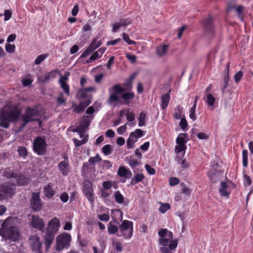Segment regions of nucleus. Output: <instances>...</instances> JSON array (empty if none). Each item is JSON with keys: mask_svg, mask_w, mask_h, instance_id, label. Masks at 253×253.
I'll return each instance as SVG.
<instances>
[{"mask_svg": "<svg viewBox=\"0 0 253 253\" xmlns=\"http://www.w3.org/2000/svg\"><path fill=\"white\" fill-rule=\"evenodd\" d=\"M18 219L16 217H9L5 219L0 228V235L12 242L19 240L20 233L16 226Z\"/></svg>", "mask_w": 253, "mask_h": 253, "instance_id": "f257e3e1", "label": "nucleus"}, {"mask_svg": "<svg viewBox=\"0 0 253 253\" xmlns=\"http://www.w3.org/2000/svg\"><path fill=\"white\" fill-rule=\"evenodd\" d=\"M110 94L108 99V103L113 105L114 103H120L123 105L129 104L131 100L134 98L133 92H124V88L120 84L114 85L109 89Z\"/></svg>", "mask_w": 253, "mask_h": 253, "instance_id": "f03ea898", "label": "nucleus"}, {"mask_svg": "<svg viewBox=\"0 0 253 253\" xmlns=\"http://www.w3.org/2000/svg\"><path fill=\"white\" fill-rule=\"evenodd\" d=\"M160 237L159 243L162 247L159 249L162 253H173L171 250H174L177 246V240H173L172 233L167 229H161L158 232Z\"/></svg>", "mask_w": 253, "mask_h": 253, "instance_id": "7ed1b4c3", "label": "nucleus"}, {"mask_svg": "<svg viewBox=\"0 0 253 253\" xmlns=\"http://www.w3.org/2000/svg\"><path fill=\"white\" fill-rule=\"evenodd\" d=\"M21 114V111L17 106H13L7 110L5 106L1 110L0 115V126L4 128H8L9 123L17 120Z\"/></svg>", "mask_w": 253, "mask_h": 253, "instance_id": "20e7f679", "label": "nucleus"}, {"mask_svg": "<svg viewBox=\"0 0 253 253\" xmlns=\"http://www.w3.org/2000/svg\"><path fill=\"white\" fill-rule=\"evenodd\" d=\"M39 115V112L37 109L28 107L22 116V123L21 124L20 129H22L28 123L34 121L38 122L41 126L42 121L38 118Z\"/></svg>", "mask_w": 253, "mask_h": 253, "instance_id": "39448f33", "label": "nucleus"}, {"mask_svg": "<svg viewBox=\"0 0 253 253\" xmlns=\"http://www.w3.org/2000/svg\"><path fill=\"white\" fill-rule=\"evenodd\" d=\"M71 241V235L67 233H63L59 235L56 238L55 250L60 252L70 246Z\"/></svg>", "mask_w": 253, "mask_h": 253, "instance_id": "423d86ee", "label": "nucleus"}, {"mask_svg": "<svg viewBox=\"0 0 253 253\" xmlns=\"http://www.w3.org/2000/svg\"><path fill=\"white\" fill-rule=\"evenodd\" d=\"M47 146L45 140L41 137H36L33 142L34 151L38 155H43L45 154Z\"/></svg>", "mask_w": 253, "mask_h": 253, "instance_id": "0eeeda50", "label": "nucleus"}, {"mask_svg": "<svg viewBox=\"0 0 253 253\" xmlns=\"http://www.w3.org/2000/svg\"><path fill=\"white\" fill-rule=\"evenodd\" d=\"M30 246L32 251L35 253H42V243L40 238L37 235H33L29 239Z\"/></svg>", "mask_w": 253, "mask_h": 253, "instance_id": "6e6552de", "label": "nucleus"}, {"mask_svg": "<svg viewBox=\"0 0 253 253\" xmlns=\"http://www.w3.org/2000/svg\"><path fill=\"white\" fill-rule=\"evenodd\" d=\"M120 229L123 232L125 238H130L132 235L133 223L130 221L125 220L120 225Z\"/></svg>", "mask_w": 253, "mask_h": 253, "instance_id": "1a4fd4ad", "label": "nucleus"}, {"mask_svg": "<svg viewBox=\"0 0 253 253\" xmlns=\"http://www.w3.org/2000/svg\"><path fill=\"white\" fill-rule=\"evenodd\" d=\"M188 140V136L186 134L180 133L176 139L177 145L175 147V152L177 154L182 151H185L186 149L185 145Z\"/></svg>", "mask_w": 253, "mask_h": 253, "instance_id": "9d476101", "label": "nucleus"}, {"mask_svg": "<svg viewBox=\"0 0 253 253\" xmlns=\"http://www.w3.org/2000/svg\"><path fill=\"white\" fill-rule=\"evenodd\" d=\"M84 192L89 201L93 203L94 200L93 190L92 188V183L90 181L86 180L84 181Z\"/></svg>", "mask_w": 253, "mask_h": 253, "instance_id": "9b49d317", "label": "nucleus"}, {"mask_svg": "<svg viewBox=\"0 0 253 253\" xmlns=\"http://www.w3.org/2000/svg\"><path fill=\"white\" fill-rule=\"evenodd\" d=\"M13 186L12 185L0 186V201L12 195L14 192Z\"/></svg>", "mask_w": 253, "mask_h": 253, "instance_id": "f8f14e48", "label": "nucleus"}, {"mask_svg": "<svg viewBox=\"0 0 253 253\" xmlns=\"http://www.w3.org/2000/svg\"><path fill=\"white\" fill-rule=\"evenodd\" d=\"M32 209L35 211H38L41 210L42 204L38 193H33L31 200Z\"/></svg>", "mask_w": 253, "mask_h": 253, "instance_id": "ddd939ff", "label": "nucleus"}, {"mask_svg": "<svg viewBox=\"0 0 253 253\" xmlns=\"http://www.w3.org/2000/svg\"><path fill=\"white\" fill-rule=\"evenodd\" d=\"M31 225L35 229L42 231L45 227V223L43 219L38 215H32Z\"/></svg>", "mask_w": 253, "mask_h": 253, "instance_id": "4468645a", "label": "nucleus"}, {"mask_svg": "<svg viewBox=\"0 0 253 253\" xmlns=\"http://www.w3.org/2000/svg\"><path fill=\"white\" fill-rule=\"evenodd\" d=\"M64 160L61 162L58 165V168L64 175H66L70 171L69 164L68 160V156L66 154L63 155Z\"/></svg>", "mask_w": 253, "mask_h": 253, "instance_id": "2eb2a0df", "label": "nucleus"}, {"mask_svg": "<svg viewBox=\"0 0 253 253\" xmlns=\"http://www.w3.org/2000/svg\"><path fill=\"white\" fill-rule=\"evenodd\" d=\"M55 234V233L52 232L49 229H46L44 240L45 247L47 250L49 249L54 240Z\"/></svg>", "mask_w": 253, "mask_h": 253, "instance_id": "dca6fc26", "label": "nucleus"}, {"mask_svg": "<svg viewBox=\"0 0 253 253\" xmlns=\"http://www.w3.org/2000/svg\"><path fill=\"white\" fill-rule=\"evenodd\" d=\"M169 45L162 43L156 47V53L159 57H163L166 56L169 50Z\"/></svg>", "mask_w": 253, "mask_h": 253, "instance_id": "f3484780", "label": "nucleus"}, {"mask_svg": "<svg viewBox=\"0 0 253 253\" xmlns=\"http://www.w3.org/2000/svg\"><path fill=\"white\" fill-rule=\"evenodd\" d=\"M60 223L58 218L54 217L48 223L46 229H49L52 232L56 233L60 227Z\"/></svg>", "mask_w": 253, "mask_h": 253, "instance_id": "a211bd4d", "label": "nucleus"}, {"mask_svg": "<svg viewBox=\"0 0 253 253\" xmlns=\"http://www.w3.org/2000/svg\"><path fill=\"white\" fill-rule=\"evenodd\" d=\"M117 174L120 177L126 178H130L132 176L131 171L129 169H126L125 166L119 167Z\"/></svg>", "mask_w": 253, "mask_h": 253, "instance_id": "6ab92c4d", "label": "nucleus"}, {"mask_svg": "<svg viewBox=\"0 0 253 253\" xmlns=\"http://www.w3.org/2000/svg\"><path fill=\"white\" fill-rule=\"evenodd\" d=\"M90 103V101L89 99L85 100V101H81L79 105L76 106L74 103L73 104V107H74L73 110L74 112L78 113L83 112L85 108L87 107Z\"/></svg>", "mask_w": 253, "mask_h": 253, "instance_id": "aec40b11", "label": "nucleus"}, {"mask_svg": "<svg viewBox=\"0 0 253 253\" xmlns=\"http://www.w3.org/2000/svg\"><path fill=\"white\" fill-rule=\"evenodd\" d=\"M123 213L120 210H114L112 211V217L114 220L119 223L123 219Z\"/></svg>", "mask_w": 253, "mask_h": 253, "instance_id": "412c9836", "label": "nucleus"}, {"mask_svg": "<svg viewBox=\"0 0 253 253\" xmlns=\"http://www.w3.org/2000/svg\"><path fill=\"white\" fill-rule=\"evenodd\" d=\"M43 192L45 196L48 198H52L55 193L50 183H48L44 187Z\"/></svg>", "mask_w": 253, "mask_h": 253, "instance_id": "4be33fe9", "label": "nucleus"}, {"mask_svg": "<svg viewBox=\"0 0 253 253\" xmlns=\"http://www.w3.org/2000/svg\"><path fill=\"white\" fill-rule=\"evenodd\" d=\"M56 71H52L49 73H47L43 76H41L38 78L39 82L41 83L46 82L49 81L51 78H54L55 77Z\"/></svg>", "mask_w": 253, "mask_h": 253, "instance_id": "5701e85b", "label": "nucleus"}, {"mask_svg": "<svg viewBox=\"0 0 253 253\" xmlns=\"http://www.w3.org/2000/svg\"><path fill=\"white\" fill-rule=\"evenodd\" d=\"M169 93L170 91H169V93L163 95L161 97V106L163 110L165 109L169 104V102L170 99Z\"/></svg>", "mask_w": 253, "mask_h": 253, "instance_id": "b1692460", "label": "nucleus"}, {"mask_svg": "<svg viewBox=\"0 0 253 253\" xmlns=\"http://www.w3.org/2000/svg\"><path fill=\"white\" fill-rule=\"evenodd\" d=\"M203 99L210 106H213L215 102V98L211 94H205Z\"/></svg>", "mask_w": 253, "mask_h": 253, "instance_id": "393cba45", "label": "nucleus"}, {"mask_svg": "<svg viewBox=\"0 0 253 253\" xmlns=\"http://www.w3.org/2000/svg\"><path fill=\"white\" fill-rule=\"evenodd\" d=\"M90 121L89 117H83L80 126L78 127V129L80 130L86 128L89 125Z\"/></svg>", "mask_w": 253, "mask_h": 253, "instance_id": "a878e982", "label": "nucleus"}, {"mask_svg": "<svg viewBox=\"0 0 253 253\" xmlns=\"http://www.w3.org/2000/svg\"><path fill=\"white\" fill-rule=\"evenodd\" d=\"M101 44V41L100 40H98V38H95L92 41L88 47L90 48L93 51H94V50L99 47Z\"/></svg>", "mask_w": 253, "mask_h": 253, "instance_id": "bb28decb", "label": "nucleus"}, {"mask_svg": "<svg viewBox=\"0 0 253 253\" xmlns=\"http://www.w3.org/2000/svg\"><path fill=\"white\" fill-rule=\"evenodd\" d=\"M228 185L225 182H221L220 183V188L219 190L220 194L222 196H228L229 193L226 191V189Z\"/></svg>", "mask_w": 253, "mask_h": 253, "instance_id": "cd10ccee", "label": "nucleus"}, {"mask_svg": "<svg viewBox=\"0 0 253 253\" xmlns=\"http://www.w3.org/2000/svg\"><path fill=\"white\" fill-rule=\"evenodd\" d=\"M144 179V176L142 173H138L135 175L131 180V185H134L136 183L142 181Z\"/></svg>", "mask_w": 253, "mask_h": 253, "instance_id": "c85d7f7f", "label": "nucleus"}, {"mask_svg": "<svg viewBox=\"0 0 253 253\" xmlns=\"http://www.w3.org/2000/svg\"><path fill=\"white\" fill-rule=\"evenodd\" d=\"M229 68H230V65H229V63H228L226 65V68H227V75L225 76L223 78L224 82H223V84L222 85V86H223L222 89V92H224V90L226 89V88L227 87L228 84V81H229L228 71L229 70Z\"/></svg>", "mask_w": 253, "mask_h": 253, "instance_id": "c756f323", "label": "nucleus"}, {"mask_svg": "<svg viewBox=\"0 0 253 253\" xmlns=\"http://www.w3.org/2000/svg\"><path fill=\"white\" fill-rule=\"evenodd\" d=\"M18 185H24L28 182L29 179L23 175H18L16 178Z\"/></svg>", "mask_w": 253, "mask_h": 253, "instance_id": "7c9ffc66", "label": "nucleus"}, {"mask_svg": "<svg viewBox=\"0 0 253 253\" xmlns=\"http://www.w3.org/2000/svg\"><path fill=\"white\" fill-rule=\"evenodd\" d=\"M175 112L174 113L173 116L176 119H180L182 118V108L180 106H178L175 109Z\"/></svg>", "mask_w": 253, "mask_h": 253, "instance_id": "2f4dec72", "label": "nucleus"}, {"mask_svg": "<svg viewBox=\"0 0 253 253\" xmlns=\"http://www.w3.org/2000/svg\"><path fill=\"white\" fill-rule=\"evenodd\" d=\"M175 160L177 164L181 165L183 169H187L189 166L188 163L187 162L185 159H181L178 157H176L175 158Z\"/></svg>", "mask_w": 253, "mask_h": 253, "instance_id": "473e14b6", "label": "nucleus"}, {"mask_svg": "<svg viewBox=\"0 0 253 253\" xmlns=\"http://www.w3.org/2000/svg\"><path fill=\"white\" fill-rule=\"evenodd\" d=\"M49 56L48 53L41 54L38 56L35 60V64L39 65L41 64L46 58Z\"/></svg>", "mask_w": 253, "mask_h": 253, "instance_id": "72a5a7b5", "label": "nucleus"}, {"mask_svg": "<svg viewBox=\"0 0 253 253\" xmlns=\"http://www.w3.org/2000/svg\"><path fill=\"white\" fill-rule=\"evenodd\" d=\"M77 97L79 98H88V93L84 89H80L77 92Z\"/></svg>", "mask_w": 253, "mask_h": 253, "instance_id": "f704fd0d", "label": "nucleus"}, {"mask_svg": "<svg viewBox=\"0 0 253 253\" xmlns=\"http://www.w3.org/2000/svg\"><path fill=\"white\" fill-rule=\"evenodd\" d=\"M17 173H15L13 172L12 171H11L9 169L6 170L3 172V175L5 177H6L7 178H16L17 177Z\"/></svg>", "mask_w": 253, "mask_h": 253, "instance_id": "c9c22d12", "label": "nucleus"}, {"mask_svg": "<svg viewBox=\"0 0 253 253\" xmlns=\"http://www.w3.org/2000/svg\"><path fill=\"white\" fill-rule=\"evenodd\" d=\"M245 7L242 5H238V7H236V9L235 11L238 14L239 17L241 19L242 21L243 20L244 17L242 15V14L244 11Z\"/></svg>", "mask_w": 253, "mask_h": 253, "instance_id": "e433bc0d", "label": "nucleus"}, {"mask_svg": "<svg viewBox=\"0 0 253 253\" xmlns=\"http://www.w3.org/2000/svg\"><path fill=\"white\" fill-rule=\"evenodd\" d=\"M102 152L105 155H109L112 152V147L110 145L107 144L105 145L102 148Z\"/></svg>", "mask_w": 253, "mask_h": 253, "instance_id": "4c0bfd02", "label": "nucleus"}, {"mask_svg": "<svg viewBox=\"0 0 253 253\" xmlns=\"http://www.w3.org/2000/svg\"><path fill=\"white\" fill-rule=\"evenodd\" d=\"M243 165L245 167L248 165V152L247 150H243L242 152Z\"/></svg>", "mask_w": 253, "mask_h": 253, "instance_id": "58836bf2", "label": "nucleus"}, {"mask_svg": "<svg viewBox=\"0 0 253 253\" xmlns=\"http://www.w3.org/2000/svg\"><path fill=\"white\" fill-rule=\"evenodd\" d=\"M160 204H161V206L159 208V211L162 213H164L170 208V205L168 203L163 204L160 203Z\"/></svg>", "mask_w": 253, "mask_h": 253, "instance_id": "ea45409f", "label": "nucleus"}, {"mask_svg": "<svg viewBox=\"0 0 253 253\" xmlns=\"http://www.w3.org/2000/svg\"><path fill=\"white\" fill-rule=\"evenodd\" d=\"M115 199L116 201L119 204H122L124 201V197L119 191H117L115 193Z\"/></svg>", "mask_w": 253, "mask_h": 253, "instance_id": "a19ab883", "label": "nucleus"}, {"mask_svg": "<svg viewBox=\"0 0 253 253\" xmlns=\"http://www.w3.org/2000/svg\"><path fill=\"white\" fill-rule=\"evenodd\" d=\"M146 114L143 112L140 113L138 118V126H143L145 123Z\"/></svg>", "mask_w": 253, "mask_h": 253, "instance_id": "79ce46f5", "label": "nucleus"}, {"mask_svg": "<svg viewBox=\"0 0 253 253\" xmlns=\"http://www.w3.org/2000/svg\"><path fill=\"white\" fill-rule=\"evenodd\" d=\"M212 18L211 17H208L204 21V26L206 30H210L212 27Z\"/></svg>", "mask_w": 253, "mask_h": 253, "instance_id": "37998d69", "label": "nucleus"}, {"mask_svg": "<svg viewBox=\"0 0 253 253\" xmlns=\"http://www.w3.org/2000/svg\"><path fill=\"white\" fill-rule=\"evenodd\" d=\"M143 131L140 129H137L134 132L130 133L131 136H133L136 139L142 136Z\"/></svg>", "mask_w": 253, "mask_h": 253, "instance_id": "c03bdc74", "label": "nucleus"}, {"mask_svg": "<svg viewBox=\"0 0 253 253\" xmlns=\"http://www.w3.org/2000/svg\"><path fill=\"white\" fill-rule=\"evenodd\" d=\"M101 161V158L98 154H97L95 157L90 158L88 162L90 165H94L96 163L99 162Z\"/></svg>", "mask_w": 253, "mask_h": 253, "instance_id": "a18cd8bd", "label": "nucleus"}, {"mask_svg": "<svg viewBox=\"0 0 253 253\" xmlns=\"http://www.w3.org/2000/svg\"><path fill=\"white\" fill-rule=\"evenodd\" d=\"M69 75H70V73L67 72L64 75L61 76L60 77V79L59 80V84H66L67 81L68 80V77H69Z\"/></svg>", "mask_w": 253, "mask_h": 253, "instance_id": "49530a36", "label": "nucleus"}, {"mask_svg": "<svg viewBox=\"0 0 253 253\" xmlns=\"http://www.w3.org/2000/svg\"><path fill=\"white\" fill-rule=\"evenodd\" d=\"M195 104H194L193 107L191 108L189 111V117L193 120L195 121L196 120V116L195 114Z\"/></svg>", "mask_w": 253, "mask_h": 253, "instance_id": "de8ad7c7", "label": "nucleus"}, {"mask_svg": "<svg viewBox=\"0 0 253 253\" xmlns=\"http://www.w3.org/2000/svg\"><path fill=\"white\" fill-rule=\"evenodd\" d=\"M123 38L124 40L128 44H135L136 43V42L133 40H130L128 37V35L125 33H124L123 34Z\"/></svg>", "mask_w": 253, "mask_h": 253, "instance_id": "09e8293b", "label": "nucleus"}, {"mask_svg": "<svg viewBox=\"0 0 253 253\" xmlns=\"http://www.w3.org/2000/svg\"><path fill=\"white\" fill-rule=\"evenodd\" d=\"M133 137L131 136V135L130 134L129 138L127 140L126 144L128 149L132 148L133 147V144L136 141V139H135V140H134Z\"/></svg>", "mask_w": 253, "mask_h": 253, "instance_id": "8fccbe9b", "label": "nucleus"}, {"mask_svg": "<svg viewBox=\"0 0 253 253\" xmlns=\"http://www.w3.org/2000/svg\"><path fill=\"white\" fill-rule=\"evenodd\" d=\"M182 187L181 189V192L186 195H189L191 193V190L188 187L185 186V184L183 183L181 184Z\"/></svg>", "mask_w": 253, "mask_h": 253, "instance_id": "3c124183", "label": "nucleus"}, {"mask_svg": "<svg viewBox=\"0 0 253 253\" xmlns=\"http://www.w3.org/2000/svg\"><path fill=\"white\" fill-rule=\"evenodd\" d=\"M60 85L61 87L64 91L66 94L69 96L70 95V87L67 83L60 84Z\"/></svg>", "mask_w": 253, "mask_h": 253, "instance_id": "603ef678", "label": "nucleus"}, {"mask_svg": "<svg viewBox=\"0 0 253 253\" xmlns=\"http://www.w3.org/2000/svg\"><path fill=\"white\" fill-rule=\"evenodd\" d=\"M15 46L14 44H6L5 49L8 53H13L15 51Z\"/></svg>", "mask_w": 253, "mask_h": 253, "instance_id": "864d4df0", "label": "nucleus"}, {"mask_svg": "<svg viewBox=\"0 0 253 253\" xmlns=\"http://www.w3.org/2000/svg\"><path fill=\"white\" fill-rule=\"evenodd\" d=\"M87 139L86 138H84L82 140H79L77 139H74V142L75 143V145L76 147L80 146L84 143H85L87 142Z\"/></svg>", "mask_w": 253, "mask_h": 253, "instance_id": "5fc2aeb1", "label": "nucleus"}, {"mask_svg": "<svg viewBox=\"0 0 253 253\" xmlns=\"http://www.w3.org/2000/svg\"><path fill=\"white\" fill-rule=\"evenodd\" d=\"M57 102L58 104L59 105L65 103L66 99L64 98L63 94L62 93H60L57 97Z\"/></svg>", "mask_w": 253, "mask_h": 253, "instance_id": "6e6d98bb", "label": "nucleus"}, {"mask_svg": "<svg viewBox=\"0 0 253 253\" xmlns=\"http://www.w3.org/2000/svg\"><path fill=\"white\" fill-rule=\"evenodd\" d=\"M179 183V180L177 177H171L169 180V184L170 186H173L177 185Z\"/></svg>", "mask_w": 253, "mask_h": 253, "instance_id": "4d7b16f0", "label": "nucleus"}, {"mask_svg": "<svg viewBox=\"0 0 253 253\" xmlns=\"http://www.w3.org/2000/svg\"><path fill=\"white\" fill-rule=\"evenodd\" d=\"M179 125L180 126L181 128L183 130H185V129H186L188 124L187 121L185 118H182L181 119V121L179 123Z\"/></svg>", "mask_w": 253, "mask_h": 253, "instance_id": "13d9d810", "label": "nucleus"}, {"mask_svg": "<svg viewBox=\"0 0 253 253\" xmlns=\"http://www.w3.org/2000/svg\"><path fill=\"white\" fill-rule=\"evenodd\" d=\"M19 155L21 156L25 157L27 155V151L25 147H20L18 149Z\"/></svg>", "mask_w": 253, "mask_h": 253, "instance_id": "bf43d9fd", "label": "nucleus"}, {"mask_svg": "<svg viewBox=\"0 0 253 253\" xmlns=\"http://www.w3.org/2000/svg\"><path fill=\"white\" fill-rule=\"evenodd\" d=\"M126 111L127 112L126 116V120L128 122L133 121L135 119L134 114L132 112L129 113L128 112V110H126Z\"/></svg>", "mask_w": 253, "mask_h": 253, "instance_id": "052dcab7", "label": "nucleus"}, {"mask_svg": "<svg viewBox=\"0 0 253 253\" xmlns=\"http://www.w3.org/2000/svg\"><path fill=\"white\" fill-rule=\"evenodd\" d=\"M243 74L241 71H239L237 72L234 75V80L236 83H238L242 77H243Z\"/></svg>", "mask_w": 253, "mask_h": 253, "instance_id": "680f3d73", "label": "nucleus"}, {"mask_svg": "<svg viewBox=\"0 0 253 253\" xmlns=\"http://www.w3.org/2000/svg\"><path fill=\"white\" fill-rule=\"evenodd\" d=\"M147 171L151 175H153L155 173L156 171L155 169L152 168L149 165L146 164L145 166Z\"/></svg>", "mask_w": 253, "mask_h": 253, "instance_id": "e2e57ef3", "label": "nucleus"}, {"mask_svg": "<svg viewBox=\"0 0 253 253\" xmlns=\"http://www.w3.org/2000/svg\"><path fill=\"white\" fill-rule=\"evenodd\" d=\"M118 231V228L116 226L110 225L108 227V232L110 234H115Z\"/></svg>", "mask_w": 253, "mask_h": 253, "instance_id": "0e129e2a", "label": "nucleus"}, {"mask_svg": "<svg viewBox=\"0 0 253 253\" xmlns=\"http://www.w3.org/2000/svg\"><path fill=\"white\" fill-rule=\"evenodd\" d=\"M126 58L132 63H135L136 61V56L134 55L131 54L130 53H126Z\"/></svg>", "mask_w": 253, "mask_h": 253, "instance_id": "69168bd1", "label": "nucleus"}, {"mask_svg": "<svg viewBox=\"0 0 253 253\" xmlns=\"http://www.w3.org/2000/svg\"><path fill=\"white\" fill-rule=\"evenodd\" d=\"M93 52V51L91 49V48L88 47V48L82 53L81 56V58H83L86 57Z\"/></svg>", "mask_w": 253, "mask_h": 253, "instance_id": "338daca9", "label": "nucleus"}, {"mask_svg": "<svg viewBox=\"0 0 253 253\" xmlns=\"http://www.w3.org/2000/svg\"><path fill=\"white\" fill-rule=\"evenodd\" d=\"M98 217L101 221H108L110 219L109 216L106 214H98Z\"/></svg>", "mask_w": 253, "mask_h": 253, "instance_id": "774afa93", "label": "nucleus"}]
</instances>
